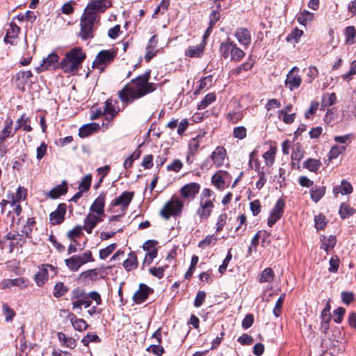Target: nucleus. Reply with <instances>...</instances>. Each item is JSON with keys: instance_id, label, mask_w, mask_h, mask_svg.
Instances as JSON below:
<instances>
[{"instance_id": "obj_22", "label": "nucleus", "mask_w": 356, "mask_h": 356, "mask_svg": "<svg viewBox=\"0 0 356 356\" xmlns=\"http://www.w3.org/2000/svg\"><path fill=\"white\" fill-rule=\"evenodd\" d=\"M111 6V2L109 0L91 1L88 4V10L95 9L98 13H102Z\"/></svg>"}, {"instance_id": "obj_3", "label": "nucleus", "mask_w": 356, "mask_h": 356, "mask_svg": "<svg viewBox=\"0 0 356 356\" xmlns=\"http://www.w3.org/2000/svg\"><path fill=\"white\" fill-rule=\"evenodd\" d=\"M219 51L222 57L225 59L230 58L233 61H240L245 56L244 51L229 38L221 42Z\"/></svg>"}, {"instance_id": "obj_44", "label": "nucleus", "mask_w": 356, "mask_h": 356, "mask_svg": "<svg viewBox=\"0 0 356 356\" xmlns=\"http://www.w3.org/2000/svg\"><path fill=\"white\" fill-rule=\"evenodd\" d=\"M354 211L355 210L351 207L345 203H342L340 206L339 213L341 218L345 219L353 215Z\"/></svg>"}, {"instance_id": "obj_43", "label": "nucleus", "mask_w": 356, "mask_h": 356, "mask_svg": "<svg viewBox=\"0 0 356 356\" xmlns=\"http://www.w3.org/2000/svg\"><path fill=\"white\" fill-rule=\"evenodd\" d=\"M92 181V175L88 174L82 178V180L79 184L78 189L82 191L84 193L90 190Z\"/></svg>"}, {"instance_id": "obj_39", "label": "nucleus", "mask_w": 356, "mask_h": 356, "mask_svg": "<svg viewBox=\"0 0 356 356\" xmlns=\"http://www.w3.org/2000/svg\"><path fill=\"white\" fill-rule=\"evenodd\" d=\"M216 95L214 93H209L204 96L203 99L197 104L198 110H204L211 103L216 100Z\"/></svg>"}, {"instance_id": "obj_32", "label": "nucleus", "mask_w": 356, "mask_h": 356, "mask_svg": "<svg viewBox=\"0 0 356 356\" xmlns=\"http://www.w3.org/2000/svg\"><path fill=\"white\" fill-rule=\"evenodd\" d=\"M137 266L138 260L136 254L134 252H131L128 255V258L123 262V267L127 271H131L136 268Z\"/></svg>"}, {"instance_id": "obj_61", "label": "nucleus", "mask_w": 356, "mask_h": 356, "mask_svg": "<svg viewBox=\"0 0 356 356\" xmlns=\"http://www.w3.org/2000/svg\"><path fill=\"white\" fill-rule=\"evenodd\" d=\"M211 82H212V76L211 75H209V76H207L202 78L200 81V84L198 86V88L196 89V90L195 91L194 94L197 95V94H198L200 92V90L204 89L208 85L211 86Z\"/></svg>"}, {"instance_id": "obj_58", "label": "nucleus", "mask_w": 356, "mask_h": 356, "mask_svg": "<svg viewBox=\"0 0 356 356\" xmlns=\"http://www.w3.org/2000/svg\"><path fill=\"white\" fill-rule=\"evenodd\" d=\"M83 227L81 225L75 226L72 229L70 230L67 233V237L69 239L74 242H76L75 238L79 236L82 234V229Z\"/></svg>"}, {"instance_id": "obj_34", "label": "nucleus", "mask_w": 356, "mask_h": 356, "mask_svg": "<svg viewBox=\"0 0 356 356\" xmlns=\"http://www.w3.org/2000/svg\"><path fill=\"white\" fill-rule=\"evenodd\" d=\"M30 118L26 117V114L24 113L21 115V117L16 121L15 124V131H17L20 128H23L24 131H31L32 127L29 124Z\"/></svg>"}, {"instance_id": "obj_8", "label": "nucleus", "mask_w": 356, "mask_h": 356, "mask_svg": "<svg viewBox=\"0 0 356 356\" xmlns=\"http://www.w3.org/2000/svg\"><path fill=\"white\" fill-rule=\"evenodd\" d=\"M285 207V202L284 200L280 198L275 203V205L272 209L270 216L268 219V225L272 227L275 225L278 220L281 218L284 213V209Z\"/></svg>"}, {"instance_id": "obj_37", "label": "nucleus", "mask_w": 356, "mask_h": 356, "mask_svg": "<svg viewBox=\"0 0 356 356\" xmlns=\"http://www.w3.org/2000/svg\"><path fill=\"white\" fill-rule=\"evenodd\" d=\"M322 163L319 159H308L303 163V167L308 169L309 171L316 172Z\"/></svg>"}, {"instance_id": "obj_19", "label": "nucleus", "mask_w": 356, "mask_h": 356, "mask_svg": "<svg viewBox=\"0 0 356 356\" xmlns=\"http://www.w3.org/2000/svg\"><path fill=\"white\" fill-rule=\"evenodd\" d=\"M67 182L66 180H63L61 184L57 185L46 193V196L51 199L56 200L60 196L65 195L67 193Z\"/></svg>"}, {"instance_id": "obj_42", "label": "nucleus", "mask_w": 356, "mask_h": 356, "mask_svg": "<svg viewBox=\"0 0 356 356\" xmlns=\"http://www.w3.org/2000/svg\"><path fill=\"white\" fill-rule=\"evenodd\" d=\"M274 277V272L270 268H266L259 277V282H270Z\"/></svg>"}, {"instance_id": "obj_33", "label": "nucleus", "mask_w": 356, "mask_h": 356, "mask_svg": "<svg viewBox=\"0 0 356 356\" xmlns=\"http://www.w3.org/2000/svg\"><path fill=\"white\" fill-rule=\"evenodd\" d=\"M309 193L312 200L315 202H318L324 196L325 187L316 185L310 188Z\"/></svg>"}, {"instance_id": "obj_63", "label": "nucleus", "mask_w": 356, "mask_h": 356, "mask_svg": "<svg viewBox=\"0 0 356 356\" xmlns=\"http://www.w3.org/2000/svg\"><path fill=\"white\" fill-rule=\"evenodd\" d=\"M314 19L313 13L304 10L298 16V22H308Z\"/></svg>"}, {"instance_id": "obj_26", "label": "nucleus", "mask_w": 356, "mask_h": 356, "mask_svg": "<svg viewBox=\"0 0 356 356\" xmlns=\"http://www.w3.org/2000/svg\"><path fill=\"white\" fill-rule=\"evenodd\" d=\"M99 129V124L91 122L82 125L79 130V136L81 138H85L92 134L93 132Z\"/></svg>"}, {"instance_id": "obj_20", "label": "nucleus", "mask_w": 356, "mask_h": 356, "mask_svg": "<svg viewBox=\"0 0 356 356\" xmlns=\"http://www.w3.org/2000/svg\"><path fill=\"white\" fill-rule=\"evenodd\" d=\"M226 156V150L224 147L218 146L211 154V159L216 168L222 165Z\"/></svg>"}, {"instance_id": "obj_10", "label": "nucleus", "mask_w": 356, "mask_h": 356, "mask_svg": "<svg viewBox=\"0 0 356 356\" xmlns=\"http://www.w3.org/2000/svg\"><path fill=\"white\" fill-rule=\"evenodd\" d=\"M66 211V204H59L57 207V209L49 214L50 223L53 225L61 224L65 220Z\"/></svg>"}, {"instance_id": "obj_11", "label": "nucleus", "mask_w": 356, "mask_h": 356, "mask_svg": "<svg viewBox=\"0 0 356 356\" xmlns=\"http://www.w3.org/2000/svg\"><path fill=\"white\" fill-rule=\"evenodd\" d=\"M296 71H298V68L295 66L289 72L285 80L286 86L291 91L298 88L302 83V79L300 76L298 74H295Z\"/></svg>"}, {"instance_id": "obj_45", "label": "nucleus", "mask_w": 356, "mask_h": 356, "mask_svg": "<svg viewBox=\"0 0 356 356\" xmlns=\"http://www.w3.org/2000/svg\"><path fill=\"white\" fill-rule=\"evenodd\" d=\"M98 12L95 9L88 10V6L86 8L83 17L84 22H94L97 20Z\"/></svg>"}, {"instance_id": "obj_6", "label": "nucleus", "mask_w": 356, "mask_h": 356, "mask_svg": "<svg viewBox=\"0 0 356 356\" xmlns=\"http://www.w3.org/2000/svg\"><path fill=\"white\" fill-rule=\"evenodd\" d=\"M72 301L73 309H79L81 310L82 306L88 308L92 304V301L88 299V296H86V292L78 289L73 290Z\"/></svg>"}, {"instance_id": "obj_24", "label": "nucleus", "mask_w": 356, "mask_h": 356, "mask_svg": "<svg viewBox=\"0 0 356 356\" xmlns=\"http://www.w3.org/2000/svg\"><path fill=\"white\" fill-rule=\"evenodd\" d=\"M118 102L117 100L108 99L106 101L103 114L109 115L111 118H113L119 112V109H117V105Z\"/></svg>"}, {"instance_id": "obj_64", "label": "nucleus", "mask_w": 356, "mask_h": 356, "mask_svg": "<svg viewBox=\"0 0 356 356\" xmlns=\"http://www.w3.org/2000/svg\"><path fill=\"white\" fill-rule=\"evenodd\" d=\"M158 250L156 248H154L152 250L147 252L145 254L143 260V265L149 266L152 262L153 259L156 257Z\"/></svg>"}, {"instance_id": "obj_48", "label": "nucleus", "mask_w": 356, "mask_h": 356, "mask_svg": "<svg viewBox=\"0 0 356 356\" xmlns=\"http://www.w3.org/2000/svg\"><path fill=\"white\" fill-rule=\"evenodd\" d=\"M315 227L317 230H322L326 226L327 221L323 214H318L314 218Z\"/></svg>"}, {"instance_id": "obj_15", "label": "nucleus", "mask_w": 356, "mask_h": 356, "mask_svg": "<svg viewBox=\"0 0 356 356\" xmlns=\"http://www.w3.org/2000/svg\"><path fill=\"white\" fill-rule=\"evenodd\" d=\"M42 70H49L60 68V62H59V56L56 53L50 54L46 58L43 59V62L40 65Z\"/></svg>"}, {"instance_id": "obj_5", "label": "nucleus", "mask_w": 356, "mask_h": 356, "mask_svg": "<svg viewBox=\"0 0 356 356\" xmlns=\"http://www.w3.org/2000/svg\"><path fill=\"white\" fill-rule=\"evenodd\" d=\"M115 57V53L111 50L100 51L92 63V68H97L102 72L106 67L111 63Z\"/></svg>"}, {"instance_id": "obj_1", "label": "nucleus", "mask_w": 356, "mask_h": 356, "mask_svg": "<svg viewBox=\"0 0 356 356\" xmlns=\"http://www.w3.org/2000/svg\"><path fill=\"white\" fill-rule=\"evenodd\" d=\"M150 71L131 80L120 92L119 97L125 104H129L153 91L156 88V84L149 83Z\"/></svg>"}, {"instance_id": "obj_35", "label": "nucleus", "mask_w": 356, "mask_h": 356, "mask_svg": "<svg viewBox=\"0 0 356 356\" xmlns=\"http://www.w3.org/2000/svg\"><path fill=\"white\" fill-rule=\"evenodd\" d=\"M276 152L277 147L275 146L270 145L269 149L263 154V157L265 160V163L267 166L270 167L273 165L275 162Z\"/></svg>"}, {"instance_id": "obj_17", "label": "nucleus", "mask_w": 356, "mask_h": 356, "mask_svg": "<svg viewBox=\"0 0 356 356\" xmlns=\"http://www.w3.org/2000/svg\"><path fill=\"white\" fill-rule=\"evenodd\" d=\"M100 216L101 215H97L95 213H90L84 219L83 229H85L88 234H91L92 229L97 225L103 220Z\"/></svg>"}, {"instance_id": "obj_50", "label": "nucleus", "mask_w": 356, "mask_h": 356, "mask_svg": "<svg viewBox=\"0 0 356 356\" xmlns=\"http://www.w3.org/2000/svg\"><path fill=\"white\" fill-rule=\"evenodd\" d=\"M345 150H346V146H338L337 145L332 146L329 152L330 159H337Z\"/></svg>"}, {"instance_id": "obj_14", "label": "nucleus", "mask_w": 356, "mask_h": 356, "mask_svg": "<svg viewBox=\"0 0 356 356\" xmlns=\"http://www.w3.org/2000/svg\"><path fill=\"white\" fill-rule=\"evenodd\" d=\"M106 193L102 192L95 200L90 207V211L97 215H104Z\"/></svg>"}, {"instance_id": "obj_13", "label": "nucleus", "mask_w": 356, "mask_h": 356, "mask_svg": "<svg viewBox=\"0 0 356 356\" xmlns=\"http://www.w3.org/2000/svg\"><path fill=\"white\" fill-rule=\"evenodd\" d=\"M214 204L212 200H200V207L197 209V214L200 219H207L211 214Z\"/></svg>"}, {"instance_id": "obj_29", "label": "nucleus", "mask_w": 356, "mask_h": 356, "mask_svg": "<svg viewBox=\"0 0 356 356\" xmlns=\"http://www.w3.org/2000/svg\"><path fill=\"white\" fill-rule=\"evenodd\" d=\"M67 318L70 321L74 328L78 331L86 330L88 327V325L83 319L78 318L72 313L68 314Z\"/></svg>"}, {"instance_id": "obj_27", "label": "nucleus", "mask_w": 356, "mask_h": 356, "mask_svg": "<svg viewBox=\"0 0 356 356\" xmlns=\"http://www.w3.org/2000/svg\"><path fill=\"white\" fill-rule=\"evenodd\" d=\"M48 268H53L49 264L43 265L40 271L35 275V281L38 286H42L48 279Z\"/></svg>"}, {"instance_id": "obj_28", "label": "nucleus", "mask_w": 356, "mask_h": 356, "mask_svg": "<svg viewBox=\"0 0 356 356\" xmlns=\"http://www.w3.org/2000/svg\"><path fill=\"white\" fill-rule=\"evenodd\" d=\"M321 248L326 252H329L335 246L337 243V238L334 235H330L329 236H321Z\"/></svg>"}, {"instance_id": "obj_40", "label": "nucleus", "mask_w": 356, "mask_h": 356, "mask_svg": "<svg viewBox=\"0 0 356 356\" xmlns=\"http://www.w3.org/2000/svg\"><path fill=\"white\" fill-rule=\"evenodd\" d=\"M99 272L100 270H98L97 268L88 270L86 271L81 273V277L83 280L96 281L99 278Z\"/></svg>"}, {"instance_id": "obj_51", "label": "nucleus", "mask_w": 356, "mask_h": 356, "mask_svg": "<svg viewBox=\"0 0 356 356\" xmlns=\"http://www.w3.org/2000/svg\"><path fill=\"white\" fill-rule=\"evenodd\" d=\"M257 174L259 176V180L256 183V188L258 190H260L264 187V186L266 183V172L264 170V168H262L261 169L258 168Z\"/></svg>"}, {"instance_id": "obj_31", "label": "nucleus", "mask_w": 356, "mask_h": 356, "mask_svg": "<svg viewBox=\"0 0 356 356\" xmlns=\"http://www.w3.org/2000/svg\"><path fill=\"white\" fill-rule=\"evenodd\" d=\"M3 288H11L13 286H19L21 289L25 288L27 285L26 280L23 277L15 279L5 280L2 282Z\"/></svg>"}, {"instance_id": "obj_38", "label": "nucleus", "mask_w": 356, "mask_h": 356, "mask_svg": "<svg viewBox=\"0 0 356 356\" xmlns=\"http://www.w3.org/2000/svg\"><path fill=\"white\" fill-rule=\"evenodd\" d=\"M346 43L353 44L356 42V29L353 26H347L344 31Z\"/></svg>"}, {"instance_id": "obj_30", "label": "nucleus", "mask_w": 356, "mask_h": 356, "mask_svg": "<svg viewBox=\"0 0 356 356\" xmlns=\"http://www.w3.org/2000/svg\"><path fill=\"white\" fill-rule=\"evenodd\" d=\"M65 263L72 271H77L84 264V261H82L79 255H73L70 258L66 259Z\"/></svg>"}, {"instance_id": "obj_2", "label": "nucleus", "mask_w": 356, "mask_h": 356, "mask_svg": "<svg viewBox=\"0 0 356 356\" xmlns=\"http://www.w3.org/2000/svg\"><path fill=\"white\" fill-rule=\"evenodd\" d=\"M86 58V54L81 47H75L65 54L60 61V69L65 73L74 74Z\"/></svg>"}, {"instance_id": "obj_36", "label": "nucleus", "mask_w": 356, "mask_h": 356, "mask_svg": "<svg viewBox=\"0 0 356 356\" xmlns=\"http://www.w3.org/2000/svg\"><path fill=\"white\" fill-rule=\"evenodd\" d=\"M227 172L225 170H219L212 177V184L218 188H223L225 186V180L223 175H227Z\"/></svg>"}, {"instance_id": "obj_21", "label": "nucleus", "mask_w": 356, "mask_h": 356, "mask_svg": "<svg viewBox=\"0 0 356 356\" xmlns=\"http://www.w3.org/2000/svg\"><path fill=\"white\" fill-rule=\"evenodd\" d=\"M81 29L79 33V36L83 40H88L93 38L95 27L94 24H80Z\"/></svg>"}, {"instance_id": "obj_47", "label": "nucleus", "mask_w": 356, "mask_h": 356, "mask_svg": "<svg viewBox=\"0 0 356 356\" xmlns=\"http://www.w3.org/2000/svg\"><path fill=\"white\" fill-rule=\"evenodd\" d=\"M13 120L7 122L4 128L1 130L0 134V143L4 141L7 138L10 136L12 131Z\"/></svg>"}, {"instance_id": "obj_60", "label": "nucleus", "mask_w": 356, "mask_h": 356, "mask_svg": "<svg viewBox=\"0 0 356 356\" xmlns=\"http://www.w3.org/2000/svg\"><path fill=\"white\" fill-rule=\"evenodd\" d=\"M198 261H199V257L197 255L192 256L191 261V265L189 266L188 270L186 271V273L185 274L186 279H189L191 277V276L195 269V267H196V265H197Z\"/></svg>"}, {"instance_id": "obj_23", "label": "nucleus", "mask_w": 356, "mask_h": 356, "mask_svg": "<svg viewBox=\"0 0 356 356\" xmlns=\"http://www.w3.org/2000/svg\"><path fill=\"white\" fill-rule=\"evenodd\" d=\"M235 36L241 44L246 47L250 44L251 35L248 29L245 28L238 29L235 32Z\"/></svg>"}, {"instance_id": "obj_41", "label": "nucleus", "mask_w": 356, "mask_h": 356, "mask_svg": "<svg viewBox=\"0 0 356 356\" xmlns=\"http://www.w3.org/2000/svg\"><path fill=\"white\" fill-rule=\"evenodd\" d=\"M2 312H3V316H5V321L6 322L13 321L14 317L16 315V313L14 311V309H13L6 303H3V305H2Z\"/></svg>"}, {"instance_id": "obj_9", "label": "nucleus", "mask_w": 356, "mask_h": 356, "mask_svg": "<svg viewBox=\"0 0 356 356\" xmlns=\"http://www.w3.org/2000/svg\"><path fill=\"white\" fill-rule=\"evenodd\" d=\"M200 190V185L198 183L191 182L183 186L180 188L179 193L184 199L193 200L196 195L199 193Z\"/></svg>"}, {"instance_id": "obj_46", "label": "nucleus", "mask_w": 356, "mask_h": 356, "mask_svg": "<svg viewBox=\"0 0 356 356\" xmlns=\"http://www.w3.org/2000/svg\"><path fill=\"white\" fill-rule=\"evenodd\" d=\"M68 288L64 285L63 282H57L54 286V296L59 298L63 296L65 293L67 291Z\"/></svg>"}, {"instance_id": "obj_52", "label": "nucleus", "mask_w": 356, "mask_h": 356, "mask_svg": "<svg viewBox=\"0 0 356 356\" xmlns=\"http://www.w3.org/2000/svg\"><path fill=\"white\" fill-rule=\"evenodd\" d=\"M303 31L302 30L298 29V28H295L292 30V31L286 36V40L288 42H297L300 38L302 36Z\"/></svg>"}, {"instance_id": "obj_12", "label": "nucleus", "mask_w": 356, "mask_h": 356, "mask_svg": "<svg viewBox=\"0 0 356 356\" xmlns=\"http://www.w3.org/2000/svg\"><path fill=\"white\" fill-rule=\"evenodd\" d=\"M153 292V289L145 284H140L139 289L134 293L133 300L136 304H141L145 301L149 295Z\"/></svg>"}, {"instance_id": "obj_16", "label": "nucleus", "mask_w": 356, "mask_h": 356, "mask_svg": "<svg viewBox=\"0 0 356 356\" xmlns=\"http://www.w3.org/2000/svg\"><path fill=\"white\" fill-rule=\"evenodd\" d=\"M134 192L124 191L119 197L115 198L111 203L113 207L121 206L122 209H127L131 202Z\"/></svg>"}, {"instance_id": "obj_25", "label": "nucleus", "mask_w": 356, "mask_h": 356, "mask_svg": "<svg viewBox=\"0 0 356 356\" xmlns=\"http://www.w3.org/2000/svg\"><path fill=\"white\" fill-rule=\"evenodd\" d=\"M205 48V42H201L196 46H190L185 51V55L190 58H200Z\"/></svg>"}, {"instance_id": "obj_62", "label": "nucleus", "mask_w": 356, "mask_h": 356, "mask_svg": "<svg viewBox=\"0 0 356 356\" xmlns=\"http://www.w3.org/2000/svg\"><path fill=\"white\" fill-rule=\"evenodd\" d=\"M337 100V97L334 92L327 94V96H324L322 99V105L325 107H329L334 104Z\"/></svg>"}, {"instance_id": "obj_7", "label": "nucleus", "mask_w": 356, "mask_h": 356, "mask_svg": "<svg viewBox=\"0 0 356 356\" xmlns=\"http://www.w3.org/2000/svg\"><path fill=\"white\" fill-rule=\"evenodd\" d=\"M32 72L29 71H20L15 74V83L17 88L24 90L26 86H31L33 81Z\"/></svg>"}, {"instance_id": "obj_53", "label": "nucleus", "mask_w": 356, "mask_h": 356, "mask_svg": "<svg viewBox=\"0 0 356 356\" xmlns=\"http://www.w3.org/2000/svg\"><path fill=\"white\" fill-rule=\"evenodd\" d=\"M243 118V115L241 111H232L227 115V120L232 124L237 123Z\"/></svg>"}, {"instance_id": "obj_18", "label": "nucleus", "mask_w": 356, "mask_h": 356, "mask_svg": "<svg viewBox=\"0 0 356 356\" xmlns=\"http://www.w3.org/2000/svg\"><path fill=\"white\" fill-rule=\"evenodd\" d=\"M6 33L4 37V42L10 44H15V40L17 38L20 28L17 24H7Z\"/></svg>"}, {"instance_id": "obj_56", "label": "nucleus", "mask_w": 356, "mask_h": 356, "mask_svg": "<svg viewBox=\"0 0 356 356\" xmlns=\"http://www.w3.org/2000/svg\"><path fill=\"white\" fill-rule=\"evenodd\" d=\"M247 136V129L243 126L234 127L233 129V136L236 138L242 140Z\"/></svg>"}, {"instance_id": "obj_4", "label": "nucleus", "mask_w": 356, "mask_h": 356, "mask_svg": "<svg viewBox=\"0 0 356 356\" xmlns=\"http://www.w3.org/2000/svg\"><path fill=\"white\" fill-rule=\"evenodd\" d=\"M184 204L178 197L172 196L160 211V216L165 220H169L171 216H179L182 213Z\"/></svg>"}, {"instance_id": "obj_57", "label": "nucleus", "mask_w": 356, "mask_h": 356, "mask_svg": "<svg viewBox=\"0 0 356 356\" xmlns=\"http://www.w3.org/2000/svg\"><path fill=\"white\" fill-rule=\"evenodd\" d=\"M285 297H286V294L284 293H282L275 303V305L273 309V314L276 317H279L281 314V309H282V307Z\"/></svg>"}, {"instance_id": "obj_49", "label": "nucleus", "mask_w": 356, "mask_h": 356, "mask_svg": "<svg viewBox=\"0 0 356 356\" xmlns=\"http://www.w3.org/2000/svg\"><path fill=\"white\" fill-rule=\"evenodd\" d=\"M117 248V244L113 243L99 250V258L105 259L107 258Z\"/></svg>"}, {"instance_id": "obj_55", "label": "nucleus", "mask_w": 356, "mask_h": 356, "mask_svg": "<svg viewBox=\"0 0 356 356\" xmlns=\"http://www.w3.org/2000/svg\"><path fill=\"white\" fill-rule=\"evenodd\" d=\"M146 351L152 353L156 356H162L164 353V348L161 344H152L146 348Z\"/></svg>"}, {"instance_id": "obj_54", "label": "nucleus", "mask_w": 356, "mask_h": 356, "mask_svg": "<svg viewBox=\"0 0 356 356\" xmlns=\"http://www.w3.org/2000/svg\"><path fill=\"white\" fill-rule=\"evenodd\" d=\"M321 331L323 333H327V330H329V323L331 321V314H321Z\"/></svg>"}, {"instance_id": "obj_59", "label": "nucleus", "mask_w": 356, "mask_h": 356, "mask_svg": "<svg viewBox=\"0 0 356 356\" xmlns=\"http://www.w3.org/2000/svg\"><path fill=\"white\" fill-rule=\"evenodd\" d=\"M101 339L96 334L88 333L86 337L83 338L81 342L84 346H88L90 342L99 343Z\"/></svg>"}]
</instances>
